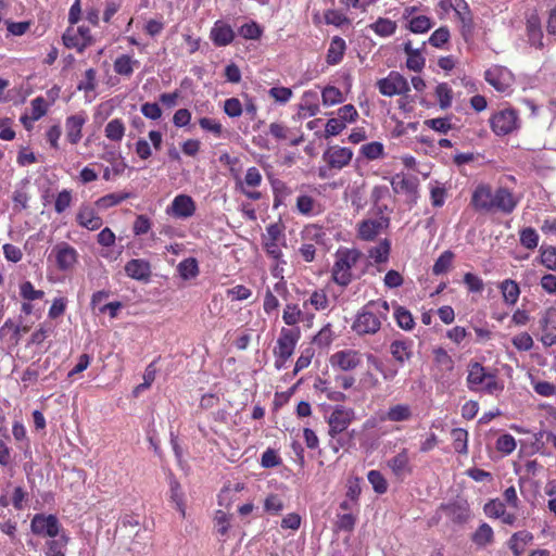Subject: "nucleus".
<instances>
[{
	"label": "nucleus",
	"mask_w": 556,
	"mask_h": 556,
	"mask_svg": "<svg viewBox=\"0 0 556 556\" xmlns=\"http://www.w3.org/2000/svg\"><path fill=\"white\" fill-rule=\"evenodd\" d=\"M519 203L513 191L498 187L494 191L489 185H479L471 197V205L479 212L511 214Z\"/></svg>",
	"instance_id": "nucleus-1"
},
{
	"label": "nucleus",
	"mask_w": 556,
	"mask_h": 556,
	"mask_svg": "<svg viewBox=\"0 0 556 556\" xmlns=\"http://www.w3.org/2000/svg\"><path fill=\"white\" fill-rule=\"evenodd\" d=\"M390 305L386 300L369 301L355 315L352 330L359 337L374 336L388 319Z\"/></svg>",
	"instance_id": "nucleus-2"
},
{
	"label": "nucleus",
	"mask_w": 556,
	"mask_h": 556,
	"mask_svg": "<svg viewBox=\"0 0 556 556\" xmlns=\"http://www.w3.org/2000/svg\"><path fill=\"white\" fill-rule=\"evenodd\" d=\"M361 257L362 252L356 249L339 250L331 270L332 280L341 287L350 285L353 279L351 270Z\"/></svg>",
	"instance_id": "nucleus-3"
},
{
	"label": "nucleus",
	"mask_w": 556,
	"mask_h": 556,
	"mask_svg": "<svg viewBox=\"0 0 556 556\" xmlns=\"http://www.w3.org/2000/svg\"><path fill=\"white\" fill-rule=\"evenodd\" d=\"M300 339L299 328H282L274 349L275 366L281 369L286 362L292 356L295 345Z\"/></svg>",
	"instance_id": "nucleus-4"
},
{
	"label": "nucleus",
	"mask_w": 556,
	"mask_h": 556,
	"mask_svg": "<svg viewBox=\"0 0 556 556\" xmlns=\"http://www.w3.org/2000/svg\"><path fill=\"white\" fill-rule=\"evenodd\" d=\"M491 128L497 136H506L519 128L517 111L504 109L494 113L490 119Z\"/></svg>",
	"instance_id": "nucleus-5"
},
{
	"label": "nucleus",
	"mask_w": 556,
	"mask_h": 556,
	"mask_svg": "<svg viewBox=\"0 0 556 556\" xmlns=\"http://www.w3.org/2000/svg\"><path fill=\"white\" fill-rule=\"evenodd\" d=\"M30 530L39 536L56 538L63 528L56 516L36 514L30 521Z\"/></svg>",
	"instance_id": "nucleus-6"
},
{
	"label": "nucleus",
	"mask_w": 556,
	"mask_h": 556,
	"mask_svg": "<svg viewBox=\"0 0 556 556\" xmlns=\"http://www.w3.org/2000/svg\"><path fill=\"white\" fill-rule=\"evenodd\" d=\"M377 87L380 93L386 97L406 94L410 90L407 79L395 71H392L387 77L379 79Z\"/></svg>",
	"instance_id": "nucleus-7"
},
{
	"label": "nucleus",
	"mask_w": 556,
	"mask_h": 556,
	"mask_svg": "<svg viewBox=\"0 0 556 556\" xmlns=\"http://www.w3.org/2000/svg\"><path fill=\"white\" fill-rule=\"evenodd\" d=\"M353 418L354 412L352 409L344 406H337L328 417V434L331 439L337 438L338 434L346 430Z\"/></svg>",
	"instance_id": "nucleus-8"
},
{
	"label": "nucleus",
	"mask_w": 556,
	"mask_h": 556,
	"mask_svg": "<svg viewBox=\"0 0 556 556\" xmlns=\"http://www.w3.org/2000/svg\"><path fill=\"white\" fill-rule=\"evenodd\" d=\"M195 210V202L190 195L178 194L166 208V213L176 218L187 219L194 215Z\"/></svg>",
	"instance_id": "nucleus-9"
},
{
	"label": "nucleus",
	"mask_w": 556,
	"mask_h": 556,
	"mask_svg": "<svg viewBox=\"0 0 556 556\" xmlns=\"http://www.w3.org/2000/svg\"><path fill=\"white\" fill-rule=\"evenodd\" d=\"M362 363V354L356 350L338 351L330 357L332 367H338L343 371H350L358 367Z\"/></svg>",
	"instance_id": "nucleus-10"
},
{
	"label": "nucleus",
	"mask_w": 556,
	"mask_h": 556,
	"mask_svg": "<svg viewBox=\"0 0 556 556\" xmlns=\"http://www.w3.org/2000/svg\"><path fill=\"white\" fill-rule=\"evenodd\" d=\"M52 252L55 256L56 266L60 270H68L77 262V251L66 242L54 245Z\"/></svg>",
	"instance_id": "nucleus-11"
},
{
	"label": "nucleus",
	"mask_w": 556,
	"mask_h": 556,
	"mask_svg": "<svg viewBox=\"0 0 556 556\" xmlns=\"http://www.w3.org/2000/svg\"><path fill=\"white\" fill-rule=\"evenodd\" d=\"M388 226V217L380 216L375 219H365L358 225V236L363 240L371 241Z\"/></svg>",
	"instance_id": "nucleus-12"
},
{
	"label": "nucleus",
	"mask_w": 556,
	"mask_h": 556,
	"mask_svg": "<svg viewBox=\"0 0 556 556\" xmlns=\"http://www.w3.org/2000/svg\"><path fill=\"white\" fill-rule=\"evenodd\" d=\"M353 156V152L349 148L332 147L323 155L324 160L331 168L341 169L346 166Z\"/></svg>",
	"instance_id": "nucleus-13"
},
{
	"label": "nucleus",
	"mask_w": 556,
	"mask_h": 556,
	"mask_svg": "<svg viewBox=\"0 0 556 556\" xmlns=\"http://www.w3.org/2000/svg\"><path fill=\"white\" fill-rule=\"evenodd\" d=\"M526 33L530 46L542 50L544 48L543 30L538 14L532 13L527 17Z\"/></svg>",
	"instance_id": "nucleus-14"
},
{
	"label": "nucleus",
	"mask_w": 556,
	"mask_h": 556,
	"mask_svg": "<svg viewBox=\"0 0 556 556\" xmlns=\"http://www.w3.org/2000/svg\"><path fill=\"white\" fill-rule=\"evenodd\" d=\"M125 273L128 277L139 281H149L152 275L150 263L142 258L128 261L125 265Z\"/></svg>",
	"instance_id": "nucleus-15"
},
{
	"label": "nucleus",
	"mask_w": 556,
	"mask_h": 556,
	"mask_svg": "<svg viewBox=\"0 0 556 556\" xmlns=\"http://www.w3.org/2000/svg\"><path fill=\"white\" fill-rule=\"evenodd\" d=\"M387 465L391 469L393 475L399 479L405 478L413 471V468L409 463L408 451L406 448H402L400 453L390 458Z\"/></svg>",
	"instance_id": "nucleus-16"
},
{
	"label": "nucleus",
	"mask_w": 556,
	"mask_h": 556,
	"mask_svg": "<svg viewBox=\"0 0 556 556\" xmlns=\"http://www.w3.org/2000/svg\"><path fill=\"white\" fill-rule=\"evenodd\" d=\"M426 42H422L421 48H414L412 41L408 40L403 45V50L407 55L406 66L414 72H421L426 64V59L422 56V50Z\"/></svg>",
	"instance_id": "nucleus-17"
},
{
	"label": "nucleus",
	"mask_w": 556,
	"mask_h": 556,
	"mask_svg": "<svg viewBox=\"0 0 556 556\" xmlns=\"http://www.w3.org/2000/svg\"><path fill=\"white\" fill-rule=\"evenodd\" d=\"M76 222L79 226L88 230H97L103 224L102 218L89 205H81L79 207L76 215Z\"/></svg>",
	"instance_id": "nucleus-18"
},
{
	"label": "nucleus",
	"mask_w": 556,
	"mask_h": 556,
	"mask_svg": "<svg viewBox=\"0 0 556 556\" xmlns=\"http://www.w3.org/2000/svg\"><path fill=\"white\" fill-rule=\"evenodd\" d=\"M235 33L232 28L220 21L216 22L211 30V39L217 47H225L232 42Z\"/></svg>",
	"instance_id": "nucleus-19"
},
{
	"label": "nucleus",
	"mask_w": 556,
	"mask_h": 556,
	"mask_svg": "<svg viewBox=\"0 0 556 556\" xmlns=\"http://www.w3.org/2000/svg\"><path fill=\"white\" fill-rule=\"evenodd\" d=\"M553 314L551 309L546 311L539 320V328L542 331L541 341L545 346L556 344V326L551 321Z\"/></svg>",
	"instance_id": "nucleus-20"
},
{
	"label": "nucleus",
	"mask_w": 556,
	"mask_h": 556,
	"mask_svg": "<svg viewBox=\"0 0 556 556\" xmlns=\"http://www.w3.org/2000/svg\"><path fill=\"white\" fill-rule=\"evenodd\" d=\"M86 122L83 114L72 115L66 118V138L72 144L78 143L81 139V129Z\"/></svg>",
	"instance_id": "nucleus-21"
},
{
	"label": "nucleus",
	"mask_w": 556,
	"mask_h": 556,
	"mask_svg": "<svg viewBox=\"0 0 556 556\" xmlns=\"http://www.w3.org/2000/svg\"><path fill=\"white\" fill-rule=\"evenodd\" d=\"M391 186L394 192L415 195L417 193L418 180L416 177H406L405 175H395L391 179Z\"/></svg>",
	"instance_id": "nucleus-22"
},
{
	"label": "nucleus",
	"mask_w": 556,
	"mask_h": 556,
	"mask_svg": "<svg viewBox=\"0 0 556 556\" xmlns=\"http://www.w3.org/2000/svg\"><path fill=\"white\" fill-rule=\"evenodd\" d=\"M390 353L400 364H404L405 362L410 361L413 356L412 341L394 340L390 344Z\"/></svg>",
	"instance_id": "nucleus-23"
},
{
	"label": "nucleus",
	"mask_w": 556,
	"mask_h": 556,
	"mask_svg": "<svg viewBox=\"0 0 556 556\" xmlns=\"http://www.w3.org/2000/svg\"><path fill=\"white\" fill-rule=\"evenodd\" d=\"M490 376V372L485 371V368L478 362H472L468 365L467 384L470 390H477L478 386H481L485 379Z\"/></svg>",
	"instance_id": "nucleus-24"
},
{
	"label": "nucleus",
	"mask_w": 556,
	"mask_h": 556,
	"mask_svg": "<svg viewBox=\"0 0 556 556\" xmlns=\"http://www.w3.org/2000/svg\"><path fill=\"white\" fill-rule=\"evenodd\" d=\"M68 541L70 538L64 530L56 538H49L46 542V556H65Z\"/></svg>",
	"instance_id": "nucleus-25"
},
{
	"label": "nucleus",
	"mask_w": 556,
	"mask_h": 556,
	"mask_svg": "<svg viewBox=\"0 0 556 556\" xmlns=\"http://www.w3.org/2000/svg\"><path fill=\"white\" fill-rule=\"evenodd\" d=\"M508 74L505 68L495 66L485 71L484 77L497 91H505L508 87V83L504 79V76Z\"/></svg>",
	"instance_id": "nucleus-26"
},
{
	"label": "nucleus",
	"mask_w": 556,
	"mask_h": 556,
	"mask_svg": "<svg viewBox=\"0 0 556 556\" xmlns=\"http://www.w3.org/2000/svg\"><path fill=\"white\" fill-rule=\"evenodd\" d=\"M533 534L529 531H519L511 535L508 545L515 556H521L525 551V546L531 543Z\"/></svg>",
	"instance_id": "nucleus-27"
},
{
	"label": "nucleus",
	"mask_w": 556,
	"mask_h": 556,
	"mask_svg": "<svg viewBox=\"0 0 556 556\" xmlns=\"http://www.w3.org/2000/svg\"><path fill=\"white\" fill-rule=\"evenodd\" d=\"M451 7L455 11L459 21L462 22L463 27H467L468 29H471L473 26V18H472L469 5L466 2V0H452Z\"/></svg>",
	"instance_id": "nucleus-28"
},
{
	"label": "nucleus",
	"mask_w": 556,
	"mask_h": 556,
	"mask_svg": "<svg viewBox=\"0 0 556 556\" xmlns=\"http://www.w3.org/2000/svg\"><path fill=\"white\" fill-rule=\"evenodd\" d=\"M471 541L479 547H484L494 541V532L490 525L483 522L472 533Z\"/></svg>",
	"instance_id": "nucleus-29"
},
{
	"label": "nucleus",
	"mask_w": 556,
	"mask_h": 556,
	"mask_svg": "<svg viewBox=\"0 0 556 556\" xmlns=\"http://www.w3.org/2000/svg\"><path fill=\"white\" fill-rule=\"evenodd\" d=\"M412 409L410 406L407 404H397L394 406H391L387 414L384 419L389 421H406L412 418Z\"/></svg>",
	"instance_id": "nucleus-30"
},
{
	"label": "nucleus",
	"mask_w": 556,
	"mask_h": 556,
	"mask_svg": "<svg viewBox=\"0 0 556 556\" xmlns=\"http://www.w3.org/2000/svg\"><path fill=\"white\" fill-rule=\"evenodd\" d=\"M345 50V41L340 37H334L331 40L330 47L327 53V63L328 64H338L343 58Z\"/></svg>",
	"instance_id": "nucleus-31"
},
{
	"label": "nucleus",
	"mask_w": 556,
	"mask_h": 556,
	"mask_svg": "<svg viewBox=\"0 0 556 556\" xmlns=\"http://www.w3.org/2000/svg\"><path fill=\"white\" fill-rule=\"evenodd\" d=\"M391 244L389 240L384 239L380 241L377 245L372 247L368 251V255L370 258L375 261V263H386L389 258Z\"/></svg>",
	"instance_id": "nucleus-32"
},
{
	"label": "nucleus",
	"mask_w": 556,
	"mask_h": 556,
	"mask_svg": "<svg viewBox=\"0 0 556 556\" xmlns=\"http://www.w3.org/2000/svg\"><path fill=\"white\" fill-rule=\"evenodd\" d=\"M137 60H132L129 55L123 54L114 61V71L118 75L130 76L134 72V66L138 65Z\"/></svg>",
	"instance_id": "nucleus-33"
},
{
	"label": "nucleus",
	"mask_w": 556,
	"mask_h": 556,
	"mask_svg": "<svg viewBox=\"0 0 556 556\" xmlns=\"http://www.w3.org/2000/svg\"><path fill=\"white\" fill-rule=\"evenodd\" d=\"M177 270L182 279H192L199 274L198 262L193 257L186 258L178 264Z\"/></svg>",
	"instance_id": "nucleus-34"
},
{
	"label": "nucleus",
	"mask_w": 556,
	"mask_h": 556,
	"mask_svg": "<svg viewBox=\"0 0 556 556\" xmlns=\"http://www.w3.org/2000/svg\"><path fill=\"white\" fill-rule=\"evenodd\" d=\"M131 193L129 192H116L106 194L97 200L96 204L100 208H109L111 206L117 205L121 202L129 199Z\"/></svg>",
	"instance_id": "nucleus-35"
},
{
	"label": "nucleus",
	"mask_w": 556,
	"mask_h": 556,
	"mask_svg": "<svg viewBox=\"0 0 556 556\" xmlns=\"http://www.w3.org/2000/svg\"><path fill=\"white\" fill-rule=\"evenodd\" d=\"M105 136L112 141H121L125 134V126L118 118L110 121L104 129Z\"/></svg>",
	"instance_id": "nucleus-36"
},
{
	"label": "nucleus",
	"mask_w": 556,
	"mask_h": 556,
	"mask_svg": "<svg viewBox=\"0 0 556 556\" xmlns=\"http://www.w3.org/2000/svg\"><path fill=\"white\" fill-rule=\"evenodd\" d=\"M501 290L506 303L515 304L517 302L520 294V290L518 285L514 280H504L501 285Z\"/></svg>",
	"instance_id": "nucleus-37"
},
{
	"label": "nucleus",
	"mask_w": 556,
	"mask_h": 556,
	"mask_svg": "<svg viewBox=\"0 0 556 556\" xmlns=\"http://www.w3.org/2000/svg\"><path fill=\"white\" fill-rule=\"evenodd\" d=\"M433 23L426 15L413 16L408 22V29L415 34H424L431 29Z\"/></svg>",
	"instance_id": "nucleus-38"
},
{
	"label": "nucleus",
	"mask_w": 556,
	"mask_h": 556,
	"mask_svg": "<svg viewBox=\"0 0 556 556\" xmlns=\"http://www.w3.org/2000/svg\"><path fill=\"white\" fill-rule=\"evenodd\" d=\"M454 253L450 250L444 251L434 262L432 273L437 276L445 274L452 266Z\"/></svg>",
	"instance_id": "nucleus-39"
},
{
	"label": "nucleus",
	"mask_w": 556,
	"mask_h": 556,
	"mask_svg": "<svg viewBox=\"0 0 556 556\" xmlns=\"http://www.w3.org/2000/svg\"><path fill=\"white\" fill-rule=\"evenodd\" d=\"M434 362L441 370L452 372L454 369V361L443 348L433 350Z\"/></svg>",
	"instance_id": "nucleus-40"
},
{
	"label": "nucleus",
	"mask_w": 556,
	"mask_h": 556,
	"mask_svg": "<svg viewBox=\"0 0 556 556\" xmlns=\"http://www.w3.org/2000/svg\"><path fill=\"white\" fill-rule=\"evenodd\" d=\"M323 104L331 106L343 102V96L339 88L334 86H327L321 91Z\"/></svg>",
	"instance_id": "nucleus-41"
},
{
	"label": "nucleus",
	"mask_w": 556,
	"mask_h": 556,
	"mask_svg": "<svg viewBox=\"0 0 556 556\" xmlns=\"http://www.w3.org/2000/svg\"><path fill=\"white\" fill-rule=\"evenodd\" d=\"M370 27L377 35L391 36L396 30V23L389 18L379 17Z\"/></svg>",
	"instance_id": "nucleus-42"
},
{
	"label": "nucleus",
	"mask_w": 556,
	"mask_h": 556,
	"mask_svg": "<svg viewBox=\"0 0 556 556\" xmlns=\"http://www.w3.org/2000/svg\"><path fill=\"white\" fill-rule=\"evenodd\" d=\"M435 96L439 101V105L442 110L451 106L453 99V91L446 83H441L435 88Z\"/></svg>",
	"instance_id": "nucleus-43"
},
{
	"label": "nucleus",
	"mask_w": 556,
	"mask_h": 556,
	"mask_svg": "<svg viewBox=\"0 0 556 556\" xmlns=\"http://www.w3.org/2000/svg\"><path fill=\"white\" fill-rule=\"evenodd\" d=\"M396 324L404 330H412L414 328V318L409 311L402 306H397L394 312Z\"/></svg>",
	"instance_id": "nucleus-44"
},
{
	"label": "nucleus",
	"mask_w": 556,
	"mask_h": 556,
	"mask_svg": "<svg viewBox=\"0 0 556 556\" xmlns=\"http://www.w3.org/2000/svg\"><path fill=\"white\" fill-rule=\"evenodd\" d=\"M453 447L457 453H467L468 432L462 428L452 430Z\"/></svg>",
	"instance_id": "nucleus-45"
},
{
	"label": "nucleus",
	"mask_w": 556,
	"mask_h": 556,
	"mask_svg": "<svg viewBox=\"0 0 556 556\" xmlns=\"http://www.w3.org/2000/svg\"><path fill=\"white\" fill-rule=\"evenodd\" d=\"M367 479L372 485V489L378 494H383L388 490V482L379 470H370Z\"/></svg>",
	"instance_id": "nucleus-46"
},
{
	"label": "nucleus",
	"mask_w": 556,
	"mask_h": 556,
	"mask_svg": "<svg viewBox=\"0 0 556 556\" xmlns=\"http://www.w3.org/2000/svg\"><path fill=\"white\" fill-rule=\"evenodd\" d=\"M155 362L156 361H153L152 363H150L146 370H144V375H143V382L138 384L135 389H134V394L137 396L140 392L149 389L152 384V382L154 381L155 379V375H156V369H155Z\"/></svg>",
	"instance_id": "nucleus-47"
},
{
	"label": "nucleus",
	"mask_w": 556,
	"mask_h": 556,
	"mask_svg": "<svg viewBox=\"0 0 556 556\" xmlns=\"http://www.w3.org/2000/svg\"><path fill=\"white\" fill-rule=\"evenodd\" d=\"M520 243L522 247L529 250H533L539 244V235L532 227L523 228L520 231Z\"/></svg>",
	"instance_id": "nucleus-48"
},
{
	"label": "nucleus",
	"mask_w": 556,
	"mask_h": 556,
	"mask_svg": "<svg viewBox=\"0 0 556 556\" xmlns=\"http://www.w3.org/2000/svg\"><path fill=\"white\" fill-rule=\"evenodd\" d=\"M309 303L316 311H325L329 306V299L324 290L314 291L304 306Z\"/></svg>",
	"instance_id": "nucleus-49"
},
{
	"label": "nucleus",
	"mask_w": 556,
	"mask_h": 556,
	"mask_svg": "<svg viewBox=\"0 0 556 556\" xmlns=\"http://www.w3.org/2000/svg\"><path fill=\"white\" fill-rule=\"evenodd\" d=\"M238 33L244 39L257 40L263 34V29L256 22H250L243 24Z\"/></svg>",
	"instance_id": "nucleus-50"
},
{
	"label": "nucleus",
	"mask_w": 556,
	"mask_h": 556,
	"mask_svg": "<svg viewBox=\"0 0 556 556\" xmlns=\"http://www.w3.org/2000/svg\"><path fill=\"white\" fill-rule=\"evenodd\" d=\"M541 263L551 270H556V247L542 245L541 249Z\"/></svg>",
	"instance_id": "nucleus-51"
},
{
	"label": "nucleus",
	"mask_w": 556,
	"mask_h": 556,
	"mask_svg": "<svg viewBox=\"0 0 556 556\" xmlns=\"http://www.w3.org/2000/svg\"><path fill=\"white\" fill-rule=\"evenodd\" d=\"M361 152L368 160H376L383 155V146L378 141H372L363 144L361 148Z\"/></svg>",
	"instance_id": "nucleus-52"
},
{
	"label": "nucleus",
	"mask_w": 556,
	"mask_h": 556,
	"mask_svg": "<svg viewBox=\"0 0 556 556\" xmlns=\"http://www.w3.org/2000/svg\"><path fill=\"white\" fill-rule=\"evenodd\" d=\"M450 37L451 35L448 28L446 26H442L432 33L428 39V42L435 48H441L450 40Z\"/></svg>",
	"instance_id": "nucleus-53"
},
{
	"label": "nucleus",
	"mask_w": 556,
	"mask_h": 556,
	"mask_svg": "<svg viewBox=\"0 0 556 556\" xmlns=\"http://www.w3.org/2000/svg\"><path fill=\"white\" fill-rule=\"evenodd\" d=\"M170 497L176 503V507L181 516L185 517L184 493L181 492L179 482L175 479L170 480Z\"/></svg>",
	"instance_id": "nucleus-54"
},
{
	"label": "nucleus",
	"mask_w": 556,
	"mask_h": 556,
	"mask_svg": "<svg viewBox=\"0 0 556 556\" xmlns=\"http://www.w3.org/2000/svg\"><path fill=\"white\" fill-rule=\"evenodd\" d=\"M424 124L427 127H429L438 132H442V134H446L452 128L450 117H438V118L426 119L424 122Z\"/></svg>",
	"instance_id": "nucleus-55"
},
{
	"label": "nucleus",
	"mask_w": 556,
	"mask_h": 556,
	"mask_svg": "<svg viewBox=\"0 0 556 556\" xmlns=\"http://www.w3.org/2000/svg\"><path fill=\"white\" fill-rule=\"evenodd\" d=\"M20 293L23 299L27 301H34L42 299L45 293L41 290H35L30 281H25L20 286Z\"/></svg>",
	"instance_id": "nucleus-56"
},
{
	"label": "nucleus",
	"mask_w": 556,
	"mask_h": 556,
	"mask_svg": "<svg viewBox=\"0 0 556 556\" xmlns=\"http://www.w3.org/2000/svg\"><path fill=\"white\" fill-rule=\"evenodd\" d=\"M505 509V504L500 500H491L483 507V510L488 517L496 519L500 518L501 515H504Z\"/></svg>",
	"instance_id": "nucleus-57"
},
{
	"label": "nucleus",
	"mask_w": 556,
	"mask_h": 556,
	"mask_svg": "<svg viewBox=\"0 0 556 556\" xmlns=\"http://www.w3.org/2000/svg\"><path fill=\"white\" fill-rule=\"evenodd\" d=\"M281 464V458L274 448H267L261 458V466L263 468H274Z\"/></svg>",
	"instance_id": "nucleus-58"
},
{
	"label": "nucleus",
	"mask_w": 556,
	"mask_h": 556,
	"mask_svg": "<svg viewBox=\"0 0 556 556\" xmlns=\"http://www.w3.org/2000/svg\"><path fill=\"white\" fill-rule=\"evenodd\" d=\"M72 203V192L70 190H62L54 203V210L58 214L63 213L65 210H67L71 206Z\"/></svg>",
	"instance_id": "nucleus-59"
},
{
	"label": "nucleus",
	"mask_w": 556,
	"mask_h": 556,
	"mask_svg": "<svg viewBox=\"0 0 556 556\" xmlns=\"http://www.w3.org/2000/svg\"><path fill=\"white\" fill-rule=\"evenodd\" d=\"M301 315L302 312L296 305L288 304L283 311L282 319L287 325L293 326L299 323Z\"/></svg>",
	"instance_id": "nucleus-60"
},
{
	"label": "nucleus",
	"mask_w": 556,
	"mask_h": 556,
	"mask_svg": "<svg viewBox=\"0 0 556 556\" xmlns=\"http://www.w3.org/2000/svg\"><path fill=\"white\" fill-rule=\"evenodd\" d=\"M242 104L237 98H229L224 103V112L229 117H239L242 114Z\"/></svg>",
	"instance_id": "nucleus-61"
},
{
	"label": "nucleus",
	"mask_w": 556,
	"mask_h": 556,
	"mask_svg": "<svg viewBox=\"0 0 556 556\" xmlns=\"http://www.w3.org/2000/svg\"><path fill=\"white\" fill-rule=\"evenodd\" d=\"M332 330L330 325H327L313 338V343L320 348H327L332 342Z\"/></svg>",
	"instance_id": "nucleus-62"
},
{
	"label": "nucleus",
	"mask_w": 556,
	"mask_h": 556,
	"mask_svg": "<svg viewBox=\"0 0 556 556\" xmlns=\"http://www.w3.org/2000/svg\"><path fill=\"white\" fill-rule=\"evenodd\" d=\"M496 448L505 454H510L516 448V441L511 434H502L496 441Z\"/></svg>",
	"instance_id": "nucleus-63"
},
{
	"label": "nucleus",
	"mask_w": 556,
	"mask_h": 556,
	"mask_svg": "<svg viewBox=\"0 0 556 556\" xmlns=\"http://www.w3.org/2000/svg\"><path fill=\"white\" fill-rule=\"evenodd\" d=\"M31 121L40 119L47 113V103L42 97L31 100Z\"/></svg>",
	"instance_id": "nucleus-64"
}]
</instances>
